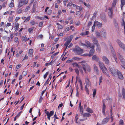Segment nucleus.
Returning <instances> with one entry per match:
<instances>
[{
  "mask_svg": "<svg viewBox=\"0 0 125 125\" xmlns=\"http://www.w3.org/2000/svg\"><path fill=\"white\" fill-rule=\"evenodd\" d=\"M43 22H41L39 24V26L40 27H42L43 25Z\"/></svg>",
  "mask_w": 125,
  "mask_h": 125,
  "instance_id": "680f3d73",
  "label": "nucleus"
},
{
  "mask_svg": "<svg viewBox=\"0 0 125 125\" xmlns=\"http://www.w3.org/2000/svg\"><path fill=\"white\" fill-rule=\"evenodd\" d=\"M31 17L30 16L28 17L25 20L24 22H27L30 19Z\"/></svg>",
  "mask_w": 125,
  "mask_h": 125,
  "instance_id": "de8ad7c7",
  "label": "nucleus"
},
{
  "mask_svg": "<svg viewBox=\"0 0 125 125\" xmlns=\"http://www.w3.org/2000/svg\"><path fill=\"white\" fill-rule=\"evenodd\" d=\"M8 20L10 22H12L13 21V18L11 17H10L8 19Z\"/></svg>",
  "mask_w": 125,
  "mask_h": 125,
  "instance_id": "a19ab883",
  "label": "nucleus"
},
{
  "mask_svg": "<svg viewBox=\"0 0 125 125\" xmlns=\"http://www.w3.org/2000/svg\"><path fill=\"white\" fill-rule=\"evenodd\" d=\"M13 12L12 11L9 10V11H6L5 12L4 14V15H8L9 14L10 15H11L12 13Z\"/></svg>",
  "mask_w": 125,
  "mask_h": 125,
  "instance_id": "a878e982",
  "label": "nucleus"
},
{
  "mask_svg": "<svg viewBox=\"0 0 125 125\" xmlns=\"http://www.w3.org/2000/svg\"><path fill=\"white\" fill-rule=\"evenodd\" d=\"M43 98L42 96H40V98L39 100V103H41L42 101Z\"/></svg>",
  "mask_w": 125,
  "mask_h": 125,
  "instance_id": "49530a36",
  "label": "nucleus"
},
{
  "mask_svg": "<svg viewBox=\"0 0 125 125\" xmlns=\"http://www.w3.org/2000/svg\"><path fill=\"white\" fill-rule=\"evenodd\" d=\"M45 113L47 116V118L49 120L50 119V117L52 116L54 114V111H51L50 112L46 111V110H45Z\"/></svg>",
  "mask_w": 125,
  "mask_h": 125,
  "instance_id": "423d86ee",
  "label": "nucleus"
},
{
  "mask_svg": "<svg viewBox=\"0 0 125 125\" xmlns=\"http://www.w3.org/2000/svg\"><path fill=\"white\" fill-rule=\"evenodd\" d=\"M99 85H100L101 83H102L103 81V77L102 76L99 77Z\"/></svg>",
  "mask_w": 125,
  "mask_h": 125,
  "instance_id": "e433bc0d",
  "label": "nucleus"
},
{
  "mask_svg": "<svg viewBox=\"0 0 125 125\" xmlns=\"http://www.w3.org/2000/svg\"><path fill=\"white\" fill-rule=\"evenodd\" d=\"M73 50L76 54H80L83 52V50L78 46H75V47L73 49Z\"/></svg>",
  "mask_w": 125,
  "mask_h": 125,
  "instance_id": "7ed1b4c3",
  "label": "nucleus"
},
{
  "mask_svg": "<svg viewBox=\"0 0 125 125\" xmlns=\"http://www.w3.org/2000/svg\"><path fill=\"white\" fill-rule=\"evenodd\" d=\"M72 59L73 61H79L80 59V58H79V57H73L72 58Z\"/></svg>",
  "mask_w": 125,
  "mask_h": 125,
  "instance_id": "72a5a7b5",
  "label": "nucleus"
},
{
  "mask_svg": "<svg viewBox=\"0 0 125 125\" xmlns=\"http://www.w3.org/2000/svg\"><path fill=\"white\" fill-rule=\"evenodd\" d=\"M27 74V72L26 71H24L23 72L22 74L23 76H25Z\"/></svg>",
  "mask_w": 125,
  "mask_h": 125,
  "instance_id": "13d9d810",
  "label": "nucleus"
},
{
  "mask_svg": "<svg viewBox=\"0 0 125 125\" xmlns=\"http://www.w3.org/2000/svg\"><path fill=\"white\" fill-rule=\"evenodd\" d=\"M116 41L119 46L124 51L125 53V46L124 44L119 39H117Z\"/></svg>",
  "mask_w": 125,
  "mask_h": 125,
  "instance_id": "39448f33",
  "label": "nucleus"
},
{
  "mask_svg": "<svg viewBox=\"0 0 125 125\" xmlns=\"http://www.w3.org/2000/svg\"><path fill=\"white\" fill-rule=\"evenodd\" d=\"M96 89H94V91H93V97H94L95 96V95L96 94Z\"/></svg>",
  "mask_w": 125,
  "mask_h": 125,
  "instance_id": "c03bdc74",
  "label": "nucleus"
},
{
  "mask_svg": "<svg viewBox=\"0 0 125 125\" xmlns=\"http://www.w3.org/2000/svg\"><path fill=\"white\" fill-rule=\"evenodd\" d=\"M43 36L42 34L39 35L38 36L37 38L39 39H42Z\"/></svg>",
  "mask_w": 125,
  "mask_h": 125,
  "instance_id": "603ef678",
  "label": "nucleus"
},
{
  "mask_svg": "<svg viewBox=\"0 0 125 125\" xmlns=\"http://www.w3.org/2000/svg\"><path fill=\"white\" fill-rule=\"evenodd\" d=\"M52 11L50 10H48L46 12L47 14L48 15H50L52 13Z\"/></svg>",
  "mask_w": 125,
  "mask_h": 125,
  "instance_id": "37998d69",
  "label": "nucleus"
},
{
  "mask_svg": "<svg viewBox=\"0 0 125 125\" xmlns=\"http://www.w3.org/2000/svg\"><path fill=\"white\" fill-rule=\"evenodd\" d=\"M78 63L81 64L85 73H86L87 72H89L90 71L91 68L88 65L85 61H84L79 62Z\"/></svg>",
  "mask_w": 125,
  "mask_h": 125,
  "instance_id": "f03ea898",
  "label": "nucleus"
},
{
  "mask_svg": "<svg viewBox=\"0 0 125 125\" xmlns=\"http://www.w3.org/2000/svg\"><path fill=\"white\" fill-rule=\"evenodd\" d=\"M73 61V59L71 60H68L66 61V62L67 63H70L72 62Z\"/></svg>",
  "mask_w": 125,
  "mask_h": 125,
  "instance_id": "052dcab7",
  "label": "nucleus"
},
{
  "mask_svg": "<svg viewBox=\"0 0 125 125\" xmlns=\"http://www.w3.org/2000/svg\"><path fill=\"white\" fill-rule=\"evenodd\" d=\"M95 27V23H94L93 26L92 27V31L94 32V31Z\"/></svg>",
  "mask_w": 125,
  "mask_h": 125,
  "instance_id": "79ce46f5",
  "label": "nucleus"
},
{
  "mask_svg": "<svg viewBox=\"0 0 125 125\" xmlns=\"http://www.w3.org/2000/svg\"><path fill=\"white\" fill-rule=\"evenodd\" d=\"M101 35L103 38H106V32L105 29L102 28L100 31Z\"/></svg>",
  "mask_w": 125,
  "mask_h": 125,
  "instance_id": "6e6552de",
  "label": "nucleus"
},
{
  "mask_svg": "<svg viewBox=\"0 0 125 125\" xmlns=\"http://www.w3.org/2000/svg\"><path fill=\"white\" fill-rule=\"evenodd\" d=\"M22 2L23 3V4H27L28 3V1H26V0H24L22 1Z\"/></svg>",
  "mask_w": 125,
  "mask_h": 125,
  "instance_id": "0e129e2a",
  "label": "nucleus"
},
{
  "mask_svg": "<svg viewBox=\"0 0 125 125\" xmlns=\"http://www.w3.org/2000/svg\"><path fill=\"white\" fill-rule=\"evenodd\" d=\"M23 4V3L22 2V1H21L18 3V7L19 8H20V7L22 6Z\"/></svg>",
  "mask_w": 125,
  "mask_h": 125,
  "instance_id": "7c9ffc66",
  "label": "nucleus"
},
{
  "mask_svg": "<svg viewBox=\"0 0 125 125\" xmlns=\"http://www.w3.org/2000/svg\"><path fill=\"white\" fill-rule=\"evenodd\" d=\"M103 61L105 62V63L108 65L110 64V62L108 58L105 56H103L102 57Z\"/></svg>",
  "mask_w": 125,
  "mask_h": 125,
  "instance_id": "1a4fd4ad",
  "label": "nucleus"
},
{
  "mask_svg": "<svg viewBox=\"0 0 125 125\" xmlns=\"http://www.w3.org/2000/svg\"><path fill=\"white\" fill-rule=\"evenodd\" d=\"M98 64L99 67L101 69L104 67H105L104 64L103 62L100 61L98 62Z\"/></svg>",
  "mask_w": 125,
  "mask_h": 125,
  "instance_id": "5701e85b",
  "label": "nucleus"
},
{
  "mask_svg": "<svg viewBox=\"0 0 125 125\" xmlns=\"http://www.w3.org/2000/svg\"><path fill=\"white\" fill-rule=\"evenodd\" d=\"M94 23H95V25L98 27H101L102 26V23H100L97 21H95Z\"/></svg>",
  "mask_w": 125,
  "mask_h": 125,
  "instance_id": "a211bd4d",
  "label": "nucleus"
},
{
  "mask_svg": "<svg viewBox=\"0 0 125 125\" xmlns=\"http://www.w3.org/2000/svg\"><path fill=\"white\" fill-rule=\"evenodd\" d=\"M92 40L94 44H95L96 46L99 44L98 43V41L96 38L94 37H93L92 38Z\"/></svg>",
  "mask_w": 125,
  "mask_h": 125,
  "instance_id": "f8f14e48",
  "label": "nucleus"
},
{
  "mask_svg": "<svg viewBox=\"0 0 125 125\" xmlns=\"http://www.w3.org/2000/svg\"><path fill=\"white\" fill-rule=\"evenodd\" d=\"M22 40L23 41H24L25 42L28 40L29 39V38H27L26 36H23L22 39Z\"/></svg>",
  "mask_w": 125,
  "mask_h": 125,
  "instance_id": "c85d7f7f",
  "label": "nucleus"
},
{
  "mask_svg": "<svg viewBox=\"0 0 125 125\" xmlns=\"http://www.w3.org/2000/svg\"><path fill=\"white\" fill-rule=\"evenodd\" d=\"M86 111L91 114L93 113V110L89 107L86 108Z\"/></svg>",
  "mask_w": 125,
  "mask_h": 125,
  "instance_id": "cd10ccee",
  "label": "nucleus"
},
{
  "mask_svg": "<svg viewBox=\"0 0 125 125\" xmlns=\"http://www.w3.org/2000/svg\"><path fill=\"white\" fill-rule=\"evenodd\" d=\"M73 37V36L72 35H71L70 36L68 37L67 38H66L65 40H64L65 41H66V39L68 38L67 41L69 42H71V41Z\"/></svg>",
  "mask_w": 125,
  "mask_h": 125,
  "instance_id": "aec40b11",
  "label": "nucleus"
},
{
  "mask_svg": "<svg viewBox=\"0 0 125 125\" xmlns=\"http://www.w3.org/2000/svg\"><path fill=\"white\" fill-rule=\"evenodd\" d=\"M70 42H69L67 41L64 44V45H65L66 46V48H67V46H68V45L70 43Z\"/></svg>",
  "mask_w": 125,
  "mask_h": 125,
  "instance_id": "a18cd8bd",
  "label": "nucleus"
},
{
  "mask_svg": "<svg viewBox=\"0 0 125 125\" xmlns=\"http://www.w3.org/2000/svg\"><path fill=\"white\" fill-rule=\"evenodd\" d=\"M57 25L58 26V28L59 29H62L63 28V26L62 25H60L59 23H57Z\"/></svg>",
  "mask_w": 125,
  "mask_h": 125,
  "instance_id": "c9c22d12",
  "label": "nucleus"
},
{
  "mask_svg": "<svg viewBox=\"0 0 125 125\" xmlns=\"http://www.w3.org/2000/svg\"><path fill=\"white\" fill-rule=\"evenodd\" d=\"M37 2H35L34 3L33 5V8H35L36 7L37 5Z\"/></svg>",
  "mask_w": 125,
  "mask_h": 125,
  "instance_id": "e2e57ef3",
  "label": "nucleus"
},
{
  "mask_svg": "<svg viewBox=\"0 0 125 125\" xmlns=\"http://www.w3.org/2000/svg\"><path fill=\"white\" fill-rule=\"evenodd\" d=\"M92 21H89L88 23V24L87 25V26L88 27H89V26H90L92 24Z\"/></svg>",
  "mask_w": 125,
  "mask_h": 125,
  "instance_id": "774afa93",
  "label": "nucleus"
},
{
  "mask_svg": "<svg viewBox=\"0 0 125 125\" xmlns=\"http://www.w3.org/2000/svg\"><path fill=\"white\" fill-rule=\"evenodd\" d=\"M79 108L80 109V111L81 112V114L82 115L83 114V106H81V102H80L79 103Z\"/></svg>",
  "mask_w": 125,
  "mask_h": 125,
  "instance_id": "2eb2a0df",
  "label": "nucleus"
},
{
  "mask_svg": "<svg viewBox=\"0 0 125 125\" xmlns=\"http://www.w3.org/2000/svg\"><path fill=\"white\" fill-rule=\"evenodd\" d=\"M92 59L93 60H95L98 62L100 61L99 57L95 55H94L93 56Z\"/></svg>",
  "mask_w": 125,
  "mask_h": 125,
  "instance_id": "f3484780",
  "label": "nucleus"
},
{
  "mask_svg": "<svg viewBox=\"0 0 125 125\" xmlns=\"http://www.w3.org/2000/svg\"><path fill=\"white\" fill-rule=\"evenodd\" d=\"M19 24L18 23L15 24V28L16 30H17L19 28Z\"/></svg>",
  "mask_w": 125,
  "mask_h": 125,
  "instance_id": "4c0bfd02",
  "label": "nucleus"
},
{
  "mask_svg": "<svg viewBox=\"0 0 125 125\" xmlns=\"http://www.w3.org/2000/svg\"><path fill=\"white\" fill-rule=\"evenodd\" d=\"M21 66V64H19L16 66V68L17 69H19Z\"/></svg>",
  "mask_w": 125,
  "mask_h": 125,
  "instance_id": "bf43d9fd",
  "label": "nucleus"
},
{
  "mask_svg": "<svg viewBox=\"0 0 125 125\" xmlns=\"http://www.w3.org/2000/svg\"><path fill=\"white\" fill-rule=\"evenodd\" d=\"M33 30V29L31 28H30L28 29V31L30 32H31Z\"/></svg>",
  "mask_w": 125,
  "mask_h": 125,
  "instance_id": "69168bd1",
  "label": "nucleus"
},
{
  "mask_svg": "<svg viewBox=\"0 0 125 125\" xmlns=\"http://www.w3.org/2000/svg\"><path fill=\"white\" fill-rule=\"evenodd\" d=\"M85 84H86L85 86H87V87H90L91 86V83L89 81L88 77H86L85 78Z\"/></svg>",
  "mask_w": 125,
  "mask_h": 125,
  "instance_id": "9b49d317",
  "label": "nucleus"
},
{
  "mask_svg": "<svg viewBox=\"0 0 125 125\" xmlns=\"http://www.w3.org/2000/svg\"><path fill=\"white\" fill-rule=\"evenodd\" d=\"M14 5V4L13 3L11 2L9 5V7H10L11 8H12L13 7Z\"/></svg>",
  "mask_w": 125,
  "mask_h": 125,
  "instance_id": "8fccbe9b",
  "label": "nucleus"
},
{
  "mask_svg": "<svg viewBox=\"0 0 125 125\" xmlns=\"http://www.w3.org/2000/svg\"><path fill=\"white\" fill-rule=\"evenodd\" d=\"M109 70L114 76H115L116 75L117 71H118L117 70H115L114 68H112L111 67L109 68Z\"/></svg>",
  "mask_w": 125,
  "mask_h": 125,
  "instance_id": "0eeeda50",
  "label": "nucleus"
},
{
  "mask_svg": "<svg viewBox=\"0 0 125 125\" xmlns=\"http://www.w3.org/2000/svg\"><path fill=\"white\" fill-rule=\"evenodd\" d=\"M49 73L48 72H47L44 75L43 77L44 79H45L47 77V75Z\"/></svg>",
  "mask_w": 125,
  "mask_h": 125,
  "instance_id": "4d7b16f0",
  "label": "nucleus"
},
{
  "mask_svg": "<svg viewBox=\"0 0 125 125\" xmlns=\"http://www.w3.org/2000/svg\"><path fill=\"white\" fill-rule=\"evenodd\" d=\"M96 46L97 47V48H96V50L98 52H99L101 51L100 46L99 44Z\"/></svg>",
  "mask_w": 125,
  "mask_h": 125,
  "instance_id": "2f4dec72",
  "label": "nucleus"
},
{
  "mask_svg": "<svg viewBox=\"0 0 125 125\" xmlns=\"http://www.w3.org/2000/svg\"><path fill=\"white\" fill-rule=\"evenodd\" d=\"M88 87H87V86H85L86 92L87 94H89L88 90Z\"/></svg>",
  "mask_w": 125,
  "mask_h": 125,
  "instance_id": "864d4df0",
  "label": "nucleus"
},
{
  "mask_svg": "<svg viewBox=\"0 0 125 125\" xmlns=\"http://www.w3.org/2000/svg\"><path fill=\"white\" fill-rule=\"evenodd\" d=\"M80 44L82 46L84 47H86V45L84 43L80 42Z\"/></svg>",
  "mask_w": 125,
  "mask_h": 125,
  "instance_id": "09e8293b",
  "label": "nucleus"
},
{
  "mask_svg": "<svg viewBox=\"0 0 125 125\" xmlns=\"http://www.w3.org/2000/svg\"><path fill=\"white\" fill-rule=\"evenodd\" d=\"M101 69L104 74L108 76H109V74H107L106 72L107 71V68L105 66L102 68Z\"/></svg>",
  "mask_w": 125,
  "mask_h": 125,
  "instance_id": "ddd939ff",
  "label": "nucleus"
},
{
  "mask_svg": "<svg viewBox=\"0 0 125 125\" xmlns=\"http://www.w3.org/2000/svg\"><path fill=\"white\" fill-rule=\"evenodd\" d=\"M124 122L123 120L122 119H120L119 122V124L120 125H123Z\"/></svg>",
  "mask_w": 125,
  "mask_h": 125,
  "instance_id": "58836bf2",
  "label": "nucleus"
},
{
  "mask_svg": "<svg viewBox=\"0 0 125 125\" xmlns=\"http://www.w3.org/2000/svg\"><path fill=\"white\" fill-rule=\"evenodd\" d=\"M109 45L110 46V48L111 50L112 53L113 54V55L114 57V58L116 62L117 63V58L116 55L115 54V51L113 49V47L112 46V44L110 43H109Z\"/></svg>",
  "mask_w": 125,
  "mask_h": 125,
  "instance_id": "20e7f679",
  "label": "nucleus"
},
{
  "mask_svg": "<svg viewBox=\"0 0 125 125\" xmlns=\"http://www.w3.org/2000/svg\"><path fill=\"white\" fill-rule=\"evenodd\" d=\"M20 18V17H16L15 20V21L17 22L18 21Z\"/></svg>",
  "mask_w": 125,
  "mask_h": 125,
  "instance_id": "338daca9",
  "label": "nucleus"
},
{
  "mask_svg": "<svg viewBox=\"0 0 125 125\" xmlns=\"http://www.w3.org/2000/svg\"><path fill=\"white\" fill-rule=\"evenodd\" d=\"M96 36L97 37H99L101 36V33L97 31H96L95 32Z\"/></svg>",
  "mask_w": 125,
  "mask_h": 125,
  "instance_id": "c756f323",
  "label": "nucleus"
},
{
  "mask_svg": "<svg viewBox=\"0 0 125 125\" xmlns=\"http://www.w3.org/2000/svg\"><path fill=\"white\" fill-rule=\"evenodd\" d=\"M122 94L124 98L125 99V89L123 88L122 89Z\"/></svg>",
  "mask_w": 125,
  "mask_h": 125,
  "instance_id": "473e14b6",
  "label": "nucleus"
},
{
  "mask_svg": "<svg viewBox=\"0 0 125 125\" xmlns=\"http://www.w3.org/2000/svg\"><path fill=\"white\" fill-rule=\"evenodd\" d=\"M94 48H92V49L90 51L89 54L90 56L93 54L94 52L95 51Z\"/></svg>",
  "mask_w": 125,
  "mask_h": 125,
  "instance_id": "bb28decb",
  "label": "nucleus"
},
{
  "mask_svg": "<svg viewBox=\"0 0 125 125\" xmlns=\"http://www.w3.org/2000/svg\"><path fill=\"white\" fill-rule=\"evenodd\" d=\"M118 78L120 79H123V75L122 74L121 72L118 71H117V73Z\"/></svg>",
  "mask_w": 125,
  "mask_h": 125,
  "instance_id": "4468645a",
  "label": "nucleus"
},
{
  "mask_svg": "<svg viewBox=\"0 0 125 125\" xmlns=\"http://www.w3.org/2000/svg\"><path fill=\"white\" fill-rule=\"evenodd\" d=\"M122 26H123L124 27V32L125 35V23L123 20V23H122Z\"/></svg>",
  "mask_w": 125,
  "mask_h": 125,
  "instance_id": "ea45409f",
  "label": "nucleus"
},
{
  "mask_svg": "<svg viewBox=\"0 0 125 125\" xmlns=\"http://www.w3.org/2000/svg\"><path fill=\"white\" fill-rule=\"evenodd\" d=\"M121 8L122 10V8L124 5L125 4V0H121Z\"/></svg>",
  "mask_w": 125,
  "mask_h": 125,
  "instance_id": "b1692460",
  "label": "nucleus"
},
{
  "mask_svg": "<svg viewBox=\"0 0 125 125\" xmlns=\"http://www.w3.org/2000/svg\"><path fill=\"white\" fill-rule=\"evenodd\" d=\"M109 119V118H107V117H106L104 119L102 122V124H104L108 122Z\"/></svg>",
  "mask_w": 125,
  "mask_h": 125,
  "instance_id": "4be33fe9",
  "label": "nucleus"
},
{
  "mask_svg": "<svg viewBox=\"0 0 125 125\" xmlns=\"http://www.w3.org/2000/svg\"><path fill=\"white\" fill-rule=\"evenodd\" d=\"M74 70L77 74L78 75L79 74V72L78 70L77 69H75Z\"/></svg>",
  "mask_w": 125,
  "mask_h": 125,
  "instance_id": "5fc2aeb1",
  "label": "nucleus"
},
{
  "mask_svg": "<svg viewBox=\"0 0 125 125\" xmlns=\"http://www.w3.org/2000/svg\"><path fill=\"white\" fill-rule=\"evenodd\" d=\"M33 49H31L29 50L28 55L29 57H32L33 56Z\"/></svg>",
  "mask_w": 125,
  "mask_h": 125,
  "instance_id": "dca6fc26",
  "label": "nucleus"
},
{
  "mask_svg": "<svg viewBox=\"0 0 125 125\" xmlns=\"http://www.w3.org/2000/svg\"><path fill=\"white\" fill-rule=\"evenodd\" d=\"M72 64L74 67H78V68H79V66L77 63H72Z\"/></svg>",
  "mask_w": 125,
  "mask_h": 125,
  "instance_id": "f704fd0d",
  "label": "nucleus"
},
{
  "mask_svg": "<svg viewBox=\"0 0 125 125\" xmlns=\"http://www.w3.org/2000/svg\"><path fill=\"white\" fill-rule=\"evenodd\" d=\"M85 43L86 44V47L87 48L90 47V48H94V45L93 44H92L91 45L89 42L86 41H85Z\"/></svg>",
  "mask_w": 125,
  "mask_h": 125,
  "instance_id": "9d476101",
  "label": "nucleus"
},
{
  "mask_svg": "<svg viewBox=\"0 0 125 125\" xmlns=\"http://www.w3.org/2000/svg\"><path fill=\"white\" fill-rule=\"evenodd\" d=\"M94 70L97 74H99V72L98 70V68L97 66L95 64L94 65Z\"/></svg>",
  "mask_w": 125,
  "mask_h": 125,
  "instance_id": "6ab92c4d",
  "label": "nucleus"
},
{
  "mask_svg": "<svg viewBox=\"0 0 125 125\" xmlns=\"http://www.w3.org/2000/svg\"><path fill=\"white\" fill-rule=\"evenodd\" d=\"M117 1V0H113L111 7L109 8L108 15L111 18H112L113 15V10L115 12L117 11V8L115 7Z\"/></svg>",
  "mask_w": 125,
  "mask_h": 125,
  "instance_id": "f257e3e1",
  "label": "nucleus"
},
{
  "mask_svg": "<svg viewBox=\"0 0 125 125\" xmlns=\"http://www.w3.org/2000/svg\"><path fill=\"white\" fill-rule=\"evenodd\" d=\"M106 108V106L104 103H103V108H102V113L103 114V115H105V110Z\"/></svg>",
  "mask_w": 125,
  "mask_h": 125,
  "instance_id": "412c9836",
  "label": "nucleus"
},
{
  "mask_svg": "<svg viewBox=\"0 0 125 125\" xmlns=\"http://www.w3.org/2000/svg\"><path fill=\"white\" fill-rule=\"evenodd\" d=\"M21 10L19 9H18L17 11V13L19 14L21 12Z\"/></svg>",
  "mask_w": 125,
  "mask_h": 125,
  "instance_id": "6e6d98bb",
  "label": "nucleus"
},
{
  "mask_svg": "<svg viewBox=\"0 0 125 125\" xmlns=\"http://www.w3.org/2000/svg\"><path fill=\"white\" fill-rule=\"evenodd\" d=\"M83 114V117H89L91 116V115L89 113H84Z\"/></svg>",
  "mask_w": 125,
  "mask_h": 125,
  "instance_id": "393cba45",
  "label": "nucleus"
},
{
  "mask_svg": "<svg viewBox=\"0 0 125 125\" xmlns=\"http://www.w3.org/2000/svg\"><path fill=\"white\" fill-rule=\"evenodd\" d=\"M97 12L96 11H95L94 13L93 16L92 17V18H94L97 15Z\"/></svg>",
  "mask_w": 125,
  "mask_h": 125,
  "instance_id": "3c124183",
  "label": "nucleus"
}]
</instances>
